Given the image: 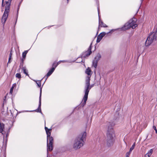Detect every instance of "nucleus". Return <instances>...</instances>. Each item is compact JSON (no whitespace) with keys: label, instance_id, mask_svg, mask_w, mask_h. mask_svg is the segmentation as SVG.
<instances>
[{"label":"nucleus","instance_id":"obj_33","mask_svg":"<svg viewBox=\"0 0 157 157\" xmlns=\"http://www.w3.org/2000/svg\"><path fill=\"white\" fill-rule=\"evenodd\" d=\"M3 2H4V0H2V6L3 5Z\"/></svg>","mask_w":157,"mask_h":157},{"label":"nucleus","instance_id":"obj_35","mask_svg":"<svg viewBox=\"0 0 157 157\" xmlns=\"http://www.w3.org/2000/svg\"><path fill=\"white\" fill-rule=\"evenodd\" d=\"M67 0V3H68L69 0Z\"/></svg>","mask_w":157,"mask_h":157},{"label":"nucleus","instance_id":"obj_9","mask_svg":"<svg viewBox=\"0 0 157 157\" xmlns=\"http://www.w3.org/2000/svg\"><path fill=\"white\" fill-rule=\"evenodd\" d=\"M98 10L99 17V28L100 27H107V26L104 23L101 19L100 17L99 16V9L98 7Z\"/></svg>","mask_w":157,"mask_h":157},{"label":"nucleus","instance_id":"obj_19","mask_svg":"<svg viewBox=\"0 0 157 157\" xmlns=\"http://www.w3.org/2000/svg\"><path fill=\"white\" fill-rule=\"evenodd\" d=\"M22 69L24 73L27 75H28V71L26 69V67H23L22 68Z\"/></svg>","mask_w":157,"mask_h":157},{"label":"nucleus","instance_id":"obj_36","mask_svg":"<svg viewBox=\"0 0 157 157\" xmlns=\"http://www.w3.org/2000/svg\"><path fill=\"white\" fill-rule=\"evenodd\" d=\"M62 62L63 63V62H61V63H62Z\"/></svg>","mask_w":157,"mask_h":157},{"label":"nucleus","instance_id":"obj_25","mask_svg":"<svg viewBox=\"0 0 157 157\" xmlns=\"http://www.w3.org/2000/svg\"><path fill=\"white\" fill-rule=\"evenodd\" d=\"M132 151H129L128 152H127L125 155V157H129L130 154H131Z\"/></svg>","mask_w":157,"mask_h":157},{"label":"nucleus","instance_id":"obj_22","mask_svg":"<svg viewBox=\"0 0 157 157\" xmlns=\"http://www.w3.org/2000/svg\"><path fill=\"white\" fill-rule=\"evenodd\" d=\"M136 145V143L135 142L132 145L131 147L130 148L129 150L130 151H132V150L134 149V147Z\"/></svg>","mask_w":157,"mask_h":157},{"label":"nucleus","instance_id":"obj_32","mask_svg":"<svg viewBox=\"0 0 157 157\" xmlns=\"http://www.w3.org/2000/svg\"><path fill=\"white\" fill-rule=\"evenodd\" d=\"M19 9V7H18V9H17V15L18 14Z\"/></svg>","mask_w":157,"mask_h":157},{"label":"nucleus","instance_id":"obj_13","mask_svg":"<svg viewBox=\"0 0 157 157\" xmlns=\"http://www.w3.org/2000/svg\"><path fill=\"white\" fill-rule=\"evenodd\" d=\"M85 73L88 75V76L90 77L92 74V72L89 67H88L87 69H86L85 71Z\"/></svg>","mask_w":157,"mask_h":157},{"label":"nucleus","instance_id":"obj_28","mask_svg":"<svg viewBox=\"0 0 157 157\" xmlns=\"http://www.w3.org/2000/svg\"><path fill=\"white\" fill-rule=\"evenodd\" d=\"M153 128L155 130V133H157V130L156 129V127L155 126H153Z\"/></svg>","mask_w":157,"mask_h":157},{"label":"nucleus","instance_id":"obj_2","mask_svg":"<svg viewBox=\"0 0 157 157\" xmlns=\"http://www.w3.org/2000/svg\"><path fill=\"white\" fill-rule=\"evenodd\" d=\"M115 123L108 122L107 123V128L108 129V132L107 134V145L108 147L112 146L114 143V140L113 137V135H114L113 131L111 130L112 127L115 125Z\"/></svg>","mask_w":157,"mask_h":157},{"label":"nucleus","instance_id":"obj_4","mask_svg":"<svg viewBox=\"0 0 157 157\" xmlns=\"http://www.w3.org/2000/svg\"><path fill=\"white\" fill-rule=\"evenodd\" d=\"M157 40V30L152 33H150L147 37L145 42L146 46L150 45L152 42Z\"/></svg>","mask_w":157,"mask_h":157},{"label":"nucleus","instance_id":"obj_8","mask_svg":"<svg viewBox=\"0 0 157 157\" xmlns=\"http://www.w3.org/2000/svg\"><path fill=\"white\" fill-rule=\"evenodd\" d=\"M41 93H42V88H40V97L39 98V104L38 107L36 109L33 110V111H27V112H33V111H36L37 112L41 113V114L42 113L41 112Z\"/></svg>","mask_w":157,"mask_h":157},{"label":"nucleus","instance_id":"obj_18","mask_svg":"<svg viewBox=\"0 0 157 157\" xmlns=\"http://www.w3.org/2000/svg\"><path fill=\"white\" fill-rule=\"evenodd\" d=\"M29 50L25 51L23 52L22 55V57H23V59H22V61H23V60H24V59H25V57L26 56V55L27 53H28Z\"/></svg>","mask_w":157,"mask_h":157},{"label":"nucleus","instance_id":"obj_16","mask_svg":"<svg viewBox=\"0 0 157 157\" xmlns=\"http://www.w3.org/2000/svg\"><path fill=\"white\" fill-rule=\"evenodd\" d=\"M55 70V68L52 67L48 72L47 74V77L50 76ZM47 78H46L47 79Z\"/></svg>","mask_w":157,"mask_h":157},{"label":"nucleus","instance_id":"obj_29","mask_svg":"<svg viewBox=\"0 0 157 157\" xmlns=\"http://www.w3.org/2000/svg\"><path fill=\"white\" fill-rule=\"evenodd\" d=\"M118 29H112L108 33H107V34L110 33L111 32H112V31H114L115 30H117Z\"/></svg>","mask_w":157,"mask_h":157},{"label":"nucleus","instance_id":"obj_7","mask_svg":"<svg viewBox=\"0 0 157 157\" xmlns=\"http://www.w3.org/2000/svg\"><path fill=\"white\" fill-rule=\"evenodd\" d=\"M53 139L52 136L47 137V151H52L53 149Z\"/></svg>","mask_w":157,"mask_h":157},{"label":"nucleus","instance_id":"obj_10","mask_svg":"<svg viewBox=\"0 0 157 157\" xmlns=\"http://www.w3.org/2000/svg\"><path fill=\"white\" fill-rule=\"evenodd\" d=\"M2 121H5V119L2 117H1L0 118V133H2L4 128V124L2 123Z\"/></svg>","mask_w":157,"mask_h":157},{"label":"nucleus","instance_id":"obj_15","mask_svg":"<svg viewBox=\"0 0 157 157\" xmlns=\"http://www.w3.org/2000/svg\"><path fill=\"white\" fill-rule=\"evenodd\" d=\"M91 44L90 46L89 47L88 50L86 52H85V55H86V56H89L90 55V54L91 53Z\"/></svg>","mask_w":157,"mask_h":157},{"label":"nucleus","instance_id":"obj_3","mask_svg":"<svg viewBox=\"0 0 157 157\" xmlns=\"http://www.w3.org/2000/svg\"><path fill=\"white\" fill-rule=\"evenodd\" d=\"M90 77L87 76L86 81V85L85 87V94L84 96L83 101L82 104L84 105L86 103L87 100L88 96L90 90L93 86V85H90Z\"/></svg>","mask_w":157,"mask_h":157},{"label":"nucleus","instance_id":"obj_1","mask_svg":"<svg viewBox=\"0 0 157 157\" xmlns=\"http://www.w3.org/2000/svg\"><path fill=\"white\" fill-rule=\"evenodd\" d=\"M86 136L85 132H83L80 134L74 140L73 144V148L75 150L79 149L82 147L84 143Z\"/></svg>","mask_w":157,"mask_h":157},{"label":"nucleus","instance_id":"obj_14","mask_svg":"<svg viewBox=\"0 0 157 157\" xmlns=\"http://www.w3.org/2000/svg\"><path fill=\"white\" fill-rule=\"evenodd\" d=\"M61 62H67V61L66 60H60L58 62L56 63L55 62H54L53 65L52 66L54 67V68H55H55Z\"/></svg>","mask_w":157,"mask_h":157},{"label":"nucleus","instance_id":"obj_23","mask_svg":"<svg viewBox=\"0 0 157 157\" xmlns=\"http://www.w3.org/2000/svg\"><path fill=\"white\" fill-rule=\"evenodd\" d=\"M153 151L152 149H151L148 151L147 153L146 154L148 155L149 156H150L152 154V153H153Z\"/></svg>","mask_w":157,"mask_h":157},{"label":"nucleus","instance_id":"obj_17","mask_svg":"<svg viewBox=\"0 0 157 157\" xmlns=\"http://www.w3.org/2000/svg\"><path fill=\"white\" fill-rule=\"evenodd\" d=\"M101 57V55L100 54L98 53L95 57L94 60L98 62V61L100 59Z\"/></svg>","mask_w":157,"mask_h":157},{"label":"nucleus","instance_id":"obj_31","mask_svg":"<svg viewBox=\"0 0 157 157\" xmlns=\"http://www.w3.org/2000/svg\"><path fill=\"white\" fill-rule=\"evenodd\" d=\"M150 156L146 154L144 156V157H150Z\"/></svg>","mask_w":157,"mask_h":157},{"label":"nucleus","instance_id":"obj_21","mask_svg":"<svg viewBox=\"0 0 157 157\" xmlns=\"http://www.w3.org/2000/svg\"><path fill=\"white\" fill-rule=\"evenodd\" d=\"M16 83H14L12 87H11V88H10V94H12L13 89H14V88L15 87H16Z\"/></svg>","mask_w":157,"mask_h":157},{"label":"nucleus","instance_id":"obj_34","mask_svg":"<svg viewBox=\"0 0 157 157\" xmlns=\"http://www.w3.org/2000/svg\"><path fill=\"white\" fill-rule=\"evenodd\" d=\"M144 0H140L141 2V4L142 3L143 1Z\"/></svg>","mask_w":157,"mask_h":157},{"label":"nucleus","instance_id":"obj_5","mask_svg":"<svg viewBox=\"0 0 157 157\" xmlns=\"http://www.w3.org/2000/svg\"><path fill=\"white\" fill-rule=\"evenodd\" d=\"M11 1L12 0H6V5L5 9L2 19V21L4 24L5 22L8 17Z\"/></svg>","mask_w":157,"mask_h":157},{"label":"nucleus","instance_id":"obj_30","mask_svg":"<svg viewBox=\"0 0 157 157\" xmlns=\"http://www.w3.org/2000/svg\"><path fill=\"white\" fill-rule=\"evenodd\" d=\"M9 132H10V131L9 130H8L7 133V134H6V137H7L8 135H9Z\"/></svg>","mask_w":157,"mask_h":157},{"label":"nucleus","instance_id":"obj_20","mask_svg":"<svg viewBox=\"0 0 157 157\" xmlns=\"http://www.w3.org/2000/svg\"><path fill=\"white\" fill-rule=\"evenodd\" d=\"M98 62L94 60L92 62V66L95 68H96L97 66Z\"/></svg>","mask_w":157,"mask_h":157},{"label":"nucleus","instance_id":"obj_27","mask_svg":"<svg viewBox=\"0 0 157 157\" xmlns=\"http://www.w3.org/2000/svg\"><path fill=\"white\" fill-rule=\"evenodd\" d=\"M11 56H12V53L11 52L9 55V60H8V63H10V60L11 59Z\"/></svg>","mask_w":157,"mask_h":157},{"label":"nucleus","instance_id":"obj_26","mask_svg":"<svg viewBox=\"0 0 157 157\" xmlns=\"http://www.w3.org/2000/svg\"><path fill=\"white\" fill-rule=\"evenodd\" d=\"M16 77L18 78H21V75L20 74L17 73L16 74Z\"/></svg>","mask_w":157,"mask_h":157},{"label":"nucleus","instance_id":"obj_24","mask_svg":"<svg viewBox=\"0 0 157 157\" xmlns=\"http://www.w3.org/2000/svg\"><path fill=\"white\" fill-rule=\"evenodd\" d=\"M36 82V83L37 84L38 86L39 87H40L41 86V81H35Z\"/></svg>","mask_w":157,"mask_h":157},{"label":"nucleus","instance_id":"obj_11","mask_svg":"<svg viewBox=\"0 0 157 157\" xmlns=\"http://www.w3.org/2000/svg\"><path fill=\"white\" fill-rule=\"evenodd\" d=\"M105 34L106 33L105 32H102L100 33L97 37V39L96 40L97 42H99Z\"/></svg>","mask_w":157,"mask_h":157},{"label":"nucleus","instance_id":"obj_6","mask_svg":"<svg viewBox=\"0 0 157 157\" xmlns=\"http://www.w3.org/2000/svg\"><path fill=\"white\" fill-rule=\"evenodd\" d=\"M137 26V19L135 18H133L125 24L123 29L124 30H127L131 28L134 29Z\"/></svg>","mask_w":157,"mask_h":157},{"label":"nucleus","instance_id":"obj_12","mask_svg":"<svg viewBox=\"0 0 157 157\" xmlns=\"http://www.w3.org/2000/svg\"><path fill=\"white\" fill-rule=\"evenodd\" d=\"M45 129L46 131V134L47 135V137L50 136L52 129H48L47 127H45Z\"/></svg>","mask_w":157,"mask_h":157}]
</instances>
